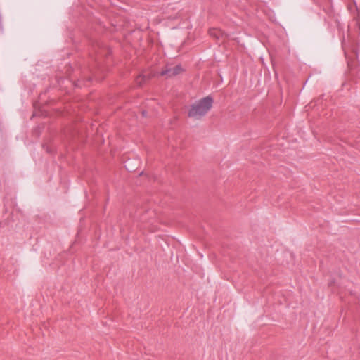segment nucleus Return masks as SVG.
<instances>
[{
	"label": "nucleus",
	"instance_id": "20e7f679",
	"mask_svg": "<svg viewBox=\"0 0 360 360\" xmlns=\"http://www.w3.org/2000/svg\"><path fill=\"white\" fill-rule=\"evenodd\" d=\"M148 79V74L143 73L139 75L135 79V83L136 84L138 87H141L143 84H145Z\"/></svg>",
	"mask_w": 360,
	"mask_h": 360
},
{
	"label": "nucleus",
	"instance_id": "f257e3e1",
	"mask_svg": "<svg viewBox=\"0 0 360 360\" xmlns=\"http://www.w3.org/2000/svg\"><path fill=\"white\" fill-rule=\"evenodd\" d=\"M214 103L211 96H205L193 103L188 110V116L194 120H200L212 108Z\"/></svg>",
	"mask_w": 360,
	"mask_h": 360
},
{
	"label": "nucleus",
	"instance_id": "7ed1b4c3",
	"mask_svg": "<svg viewBox=\"0 0 360 360\" xmlns=\"http://www.w3.org/2000/svg\"><path fill=\"white\" fill-rule=\"evenodd\" d=\"M64 135L68 140L74 139L78 135V130L75 126L68 127L64 129Z\"/></svg>",
	"mask_w": 360,
	"mask_h": 360
},
{
	"label": "nucleus",
	"instance_id": "39448f33",
	"mask_svg": "<svg viewBox=\"0 0 360 360\" xmlns=\"http://www.w3.org/2000/svg\"><path fill=\"white\" fill-rule=\"evenodd\" d=\"M210 34L211 37L217 39L218 40H224V34L219 29H212L210 30Z\"/></svg>",
	"mask_w": 360,
	"mask_h": 360
},
{
	"label": "nucleus",
	"instance_id": "f03ea898",
	"mask_svg": "<svg viewBox=\"0 0 360 360\" xmlns=\"http://www.w3.org/2000/svg\"><path fill=\"white\" fill-rule=\"evenodd\" d=\"M183 72V68L181 65L168 66L165 70L161 72V75L170 77L177 75Z\"/></svg>",
	"mask_w": 360,
	"mask_h": 360
},
{
	"label": "nucleus",
	"instance_id": "0eeeda50",
	"mask_svg": "<svg viewBox=\"0 0 360 360\" xmlns=\"http://www.w3.org/2000/svg\"><path fill=\"white\" fill-rule=\"evenodd\" d=\"M142 114H143V116H145V111H143Z\"/></svg>",
	"mask_w": 360,
	"mask_h": 360
},
{
	"label": "nucleus",
	"instance_id": "423d86ee",
	"mask_svg": "<svg viewBox=\"0 0 360 360\" xmlns=\"http://www.w3.org/2000/svg\"><path fill=\"white\" fill-rule=\"evenodd\" d=\"M76 87H77V88H82L83 86H76Z\"/></svg>",
	"mask_w": 360,
	"mask_h": 360
}]
</instances>
